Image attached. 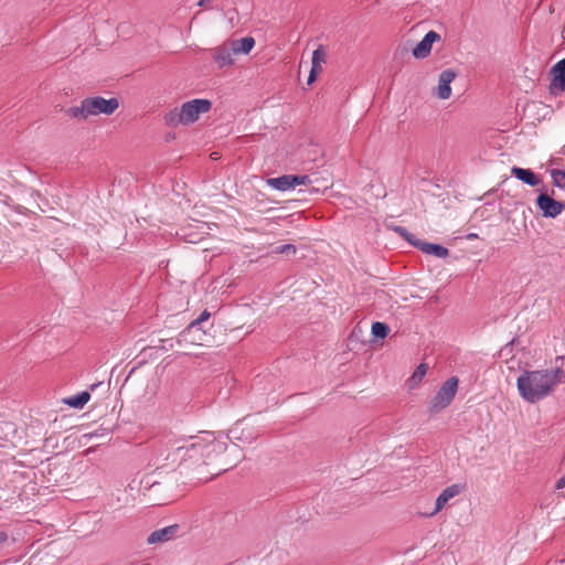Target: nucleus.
<instances>
[{
  "label": "nucleus",
  "mask_w": 565,
  "mask_h": 565,
  "mask_svg": "<svg viewBox=\"0 0 565 565\" xmlns=\"http://www.w3.org/2000/svg\"><path fill=\"white\" fill-rule=\"evenodd\" d=\"M181 441L182 444L177 445L167 459L171 460L172 465L186 469L206 465L228 448L225 441L217 440L211 431L189 436Z\"/></svg>",
  "instance_id": "1"
},
{
  "label": "nucleus",
  "mask_w": 565,
  "mask_h": 565,
  "mask_svg": "<svg viewBox=\"0 0 565 565\" xmlns=\"http://www.w3.org/2000/svg\"><path fill=\"white\" fill-rule=\"evenodd\" d=\"M565 373L556 367L553 371H524L516 381L519 393L529 403H536L548 396L558 383H563Z\"/></svg>",
  "instance_id": "2"
},
{
  "label": "nucleus",
  "mask_w": 565,
  "mask_h": 565,
  "mask_svg": "<svg viewBox=\"0 0 565 565\" xmlns=\"http://www.w3.org/2000/svg\"><path fill=\"white\" fill-rule=\"evenodd\" d=\"M119 107L117 98L106 99L100 96L87 97L81 102L79 106H73L65 110L71 118L86 120L90 116L111 115Z\"/></svg>",
  "instance_id": "3"
},
{
  "label": "nucleus",
  "mask_w": 565,
  "mask_h": 565,
  "mask_svg": "<svg viewBox=\"0 0 565 565\" xmlns=\"http://www.w3.org/2000/svg\"><path fill=\"white\" fill-rule=\"evenodd\" d=\"M212 107L209 99L195 98L166 114L164 121L169 127L188 126L195 122L201 114L207 113Z\"/></svg>",
  "instance_id": "4"
},
{
  "label": "nucleus",
  "mask_w": 565,
  "mask_h": 565,
  "mask_svg": "<svg viewBox=\"0 0 565 565\" xmlns=\"http://www.w3.org/2000/svg\"><path fill=\"white\" fill-rule=\"evenodd\" d=\"M458 383V377L451 376L439 387L429 405L431 414H437L450 405L456 396Z\"/></svg>",
  "instance_id": "5"
},
{
  "label": "nucleus",
  "mask_w": 565,
  "mask_h": 565,
  "mask_svg": "<svg viewBox=\"0 0 565 565\" xmlns=\"http://www.w3.org/2000/svg\"><path fill=\"white\" fill-rule=\"evenodd\" d=\"M178 478L174 476L166 478L163 482L158 480L147 481V490L149 495L157 500L156 504L162 505L174 500V490L177 488Z\"/></svg>",
  "instance_id": "6"
},
{
  "label": "nucleus",
  "mask_w": 565,
  "mask_h": 565,
  "mask_svg": "<svg viewBox=\"0 0 565 565\" xmlns=\"http://www.w3.org/2000/svg\"><path fill=\"white\" fill-rule=\"evenodd\" d=\"M394 231L404 239H406L411 245L414 247H417L419 250L427 255H434L438 258H446L449 255L448 248L444 247L439 244H433L423 242L415 237L414 234L409 233L405 227L403 226H395Z\"/></svg>",
  "instance_id": "7"
},
{
  "label": "nucleus",
  "mask_w": 565,
  "mask_h": 565,
  "mask_svg": "<svg viewBox=\"0 0 565 565\" xmlns=\"http://www.w3.org/2000/svg\"><path fill=\"white\" fill-rule=\"evenodd\" d=\"M206 333L201 328V326L196 324L192 321L183 331H181L177 338L178 344H192V345H204L206 341Z\"/></svg>",
  "instance_id": "8"
},
{
  "label": "nucleus",
  "mask_w": 565,
  "mask_h": 565,
  "mask_svg": "<svg viewBox=\"0 0 565 565\" xmlns=\"http://www.w3.org/2000/svg\"><path fill=\"white\" fill-rule=\"evenodd\" d=\"M536 206L544 217L555 218L558 216L565 205L564 203L554 200L547 193H540L536 198Z\"/></svg>",
  "instance_id": "9"
},
{
  "label": "nucleus",
  "mask_w": 565,
  "mask_h": 565,
  "mask_svg": "<svg viewBox=\"0 0 565 565\" xmlns=\"http://www.w3.org/2000/svg\"><path fill=\"white\" fill-rule=\"evenodd\" d=\"M551 74L550 92L553 95H558L565 90V57L552 67Z\"/></svg>",
  "instance_id": "10"
},
{
  "label": "nucleus",
  "mask_w": 565,
  "mask_h": 565,
  "mask_svg": "<svg viewBox=\"0 0 565 565\" xmlns=\"http://www.w3.org/2000/svg\"><path fill=\"white\" fill-rule=\"evenodd\" d=\"M465 489H466V486L460 484V483H455V484H451V486L447 487L446 489H444L440 492V494L437 497L436 502H435V509L429 515L433 516V515L437 514L438 512H440L445 508V505L449 502L450 499L460 494L462 491H465Z\"/></svg>",
  "instance_id": "11"
},
{
  "label": "nucleus",
  "mask_w": 565,
  "mask_h": 565,
  "mask_svg": "<svg viewBox=\"0 0 565 565\" xmlns=\"http://www.w3.org/2000/svg\"><path fill=\"white\" fill-rule=\"evenodd\" d=\"M457 73L450 68L443 71L439 74L438 86L436 88V96L440 99H448L451 96L450 84L456 78Z\"/></svg>",
  "instance_id": "12"
},
{
  "label": "nucleus",
  "mask_w": 565,
  "mask_h": 565,
  "mask_svg": "<svg viewBox=\"0 0 565 565\" xmlns=\"http://www.w3.org/2000/svg\"><path fill=\"white\" fill-rule=\"evenodd\" d=\"M440 40V35L435 31H429L425 34L422 41L413 49L415 58H425L430 54L431 46L435 42Z\"/></svg>",
  "instance_id": "13"
},
{
  "label": "nucleus",
  "mask_w": 565,
  "mask_h": 565,
  "mask_svg": "<svg viewBox=\"0 0 565 565\" xmlns=\"http://www.w3.org/2000/svg\"><path fill=\"white\" fill-rule=\"evenodd\" d=\"M233 45L231 42H225L213 50V58L218 67L230 66L234 63L235 51H232Z\"/></svg>",
  "instance_id": "14"
},
{
  "label": "nucleus",
  "mask_w": 565,
  "mask_h": 565,
  "mask_svg": "<svg viewBox=\"0 0 565 565\" xmlns=\"http://www.w3.org/2000/svg\"><path fill=\"white\" fill-rule=\"evenodd\" d=\"M179 530H180V526L178 524H172V525L156 530L148 536L147 543L152 545V544L171 541L177 536Z\"/></svg>",
  "instance_id": "15"
},
{
  "label": "nucleus",
  "mask_w": 565,
  "mask_h": 565,
  "mask_svg": "<svg viewBox=\"0 0 565 565\" xmlns=\"http://www.w3.org/2000/svg\"><path fill=\"white\" fill-rule=\"evenodd\" d=\"M511 173L530 186H536L541 182V179L531 169L513 167Z\"/></svg>",
  "instance_id": "16"
},
{
  "label": "nucleus",
  "mask_w": 565,
  "mask_h": 565,
  "mask_svg": "<svg viewBox=\"0 0 565 565\" xmlns=\"http://www.w3.org/2000/svg\"><path fill=\"white\" fill-rule=\"evenodd\" d=\"M290 179L291 174H284L277 178H269L266 182L270 188L285 192L294 189Z\"/></svg>",
  "instance_id": "17"
},
{
  "label": "nucleus",
  "mask_w": 565,
  "mask_h": 565,
  "mask_svg": "<svg viewBox=\"0 0 565 565\" xmlns=\"http://www.w3.org/2000/svg\"><path fill=\"white\" fill-rule=\"evenodd\" d=\"M230 42L233 45L232 51H235L236 54H248L255 45V40L252 36H245L239 40H232Z\"/></svg>",
  "instance_id": "18"
},
{
  "label": "nucleus",
  "mask_w": 565,
  "mask_h": 565,
  "mask_svg": "<svg viewBox=\"0 0 565 565\" xmlns=\"http://www.w3.org/2000/svg\"><path fill=\"white\" fill-rule=\"evenodd\" d=\"M90 398L88 392L83 391L64 399V403L73 408H82Z\"/></svg>",
  "instance_id": "19"
},
{
  "label": "nucleus",
  "mask_w": 565,
  "mask_h": 565,
  "mask_svg": "<svg viewBox=\"0 0 565 565\" xmlns=\"http://www.w3.org/2000/svg\"><path fill=\"white\" fill-rule=\"evenodd\" d=\"M371 333L375 339H384L390 333V327L384 322H373Z\"/></svg>",
  "instance_id": "20"
},
{
  "label": "nucleus",
  "mask_w": 565,
  "mask_h": 565,
  "mask_svg": "<svg viewBox=\"0 0 565 565\" xmlns=\"http://www.w3.org/2000/svg\"><path fill=\"white\" fill-rule=\"evenodd\" d=\"M326 60H327L326 50L323 49V46H319L312 53L311 66L313 68L322 70V64L326 63Z\"/></svg>",
  "instance_id": "21"
},
{
  "label": "nucleus",
  "mask_w": 565,
  "mask_h": 565,
  "mask_svg": "<svg viewBox=\"0 0 565 565\" xmlns=\"http://www.w3.org/2000/svg\"><path fill=\"white\" fill-rule=\"evenodd\" d=\"M427 370H428V366L427 364L425 363H422L419 364L416 370L414 371L413 375L409 377L408 380V383H409V387L413 388L414 386H416L420 381L425 376V374L427 373Z\"/></svg>",
  "instance_id": "22"
},
{
  "label": "nucleus",
  "mask_w": 565,
  "mask_h": 565,
  "mask_svg": "<svg viewBox=\"0 0 565 565\" xmlns=\"http://www.w3.org/2000/svg\"><path fill=\"white\" fill-rule=\"evenodd\" d=\"M552 179L555 186L565 189V170H553Z\"/></svg>",
  "instance_id": "23"
},
{
  "label": "nucleus",
  "mask_w": 565,
  "mask_h": 565,
  "mask_svg": "<svg viewBox=\"0 0 565 565\" xmlns=\"http://www.w3.org/2000/svg\"><path fill=\"white\" fill-rule=\"evenodd\" d=\"M290 181L292 182V188L295 189L298 185H307L311 183V179L309 175H295L291 174Z\"/></svg>",
  "instance_id": "24"
},
{
  "label": "nucleus",
  "mask_w": 565,
  "mask_h": 565,
  "mask_svg": "<svg viewBox=\"0 0 565 565\" xmlns=\"http://www.w3.org/2000/svg\"><path fill=\"white\" fill-rule=\"evenodd\" d=\"M276 253L277 254H289V253L295 254L296 247H295V245H291V244H284V245L276 247Z\"/></svg>",
  "instance_id": "25"
},
{
  "label": "nucleus",
  "mask_w": 565,
  "mask_h": 565,
  "mask_svg": "<svg viewBox=\"0 0 565 565\" xmlns=\"http://www.w3.org/2000/svg\"><path fill=\"white\" fill-rule=\"evenodd\" d=\"M211 313L207 310H204L199 318L193 320L196 324L202 326L204 321H206L210 318Z\"/></svg>",
  "instance_id": "26"
},
{
  "label": "nucleus",
  "mask_w": 565,
  "mask_h": 565,
  "mask_svg": "<svg viewBox=\"0 0 565 565\" xmlns=\"http://www.w3.org/2000/svg\"><path fill=\"white\" fill-rule=\"evenodd\" d=\"M320 71H321V70H319V68H313V67L311 66V71H310L309 76H308V79H307V84H308V85H311V84L316 81V78H317V74H318Z\"/></svg>",
  "instance_id": "27"
},
{
  "label": "nucleus",
  "mask_w": 565,
  "mask_h": 565,
  "mask_svg": "<svg viewBox=\"0 0 565 565\" xmlns=\"http://www.w3.org/2000/svg\"><path fill=\"white\" fill-rule=\"evenodd\" d=\"M563 488H565V473L556 482V489Z\"/></svg>",
  "instance_id": "28"
},
{
  "label": "nucleus",
  "mask_w": 565,
  "mask_h": 565,
  "mask_svg": "<svg viewBox=\"0 0 565 565\" xmlns=\"http://www.w3.org/2000/svg\"><path fill=\"white\" fill-rule=\"evenodd\" d=\"M210 3H211V0H200L198 2V6L202 7V8H210Z\"/></svg>",
  "instance_id": "29"
},
{
  "label": "nucleus",
  "mask_w": 565,
  "mask_h": 565,
  "mask_svg": "<svg viewBox=\"0 0 565 565\" xmlns=\"http://www.w3.org/2000/svg\"><path fill=\"white\" fill-rule=\"evenodd\" d=\"M8 539L7 534L4 532H0V543L6 542Z\"/></svg>",
  "instance_id": "30"
},
{
  "label": "nucleus",
  "mask_w": 565,
  "mask_h": 565,
  "mask_svg": "<svg viewBox=\"0 0 565 565\" xmlns=\"http://www.w3.org/2000/svg\"><path fill=\"white\" fill-rule=\"evenodd\" d=\"M467 237H468L469 239H473V238H477V237H478V235H477V234H475V233H471V234H469Z\"/></svg>",
  "instance_id": "31"
},
{
  "label": "nucleus",
  "mask_w": 565,
  "mask_h": 565,
  "mask_svg": "<svg viewBox=\"0 0 565 565\" xmlns=\"http://www.w3.org/2000/svg\"><path fill=\"white\" fill-rule=\"evenodd\" d=\"M231 448H232V450H234V451H237V450H238V446H237V445H235V444H233Z\"/></svg>",
  "instance_id": "32"
},
{
  "label": "nucleus",
  "mask_w": 565,
  "mask_h": 565,
  "mask_svg": "<svg viewBox=\"0 0 565 565\" xmlns=\"http://www.w3.org/2000/svg\"><path fill=\"white\" fill-rule=\"evenodd\" d=\"M212 158L216 159L217 158V153L216 152L212 153Z\"/></svg>",
  "instance_id": "33"
}]
</instances>
